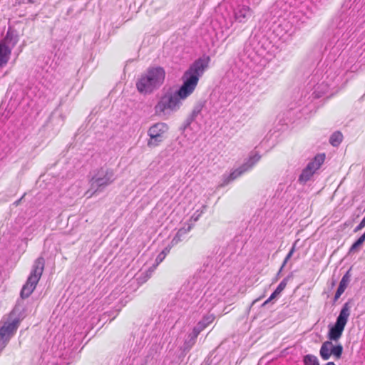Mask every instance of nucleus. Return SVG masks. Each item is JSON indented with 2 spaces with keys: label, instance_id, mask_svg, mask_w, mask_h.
I'll use <instances>...</instances> for the list:
<instances>
[{
  "label": "nucleus",
  "instance_id": "f257e3e1",
  "mask_svg": "<svg viewBox=\"0 0 365 365\" xmlns=\"http://www.w3.org/2000/svg\"><path fill=\"white\" fill-rule=\"evenodd\" d=\"M210 58L202 56L195 60L182 76V84L175 93L167 92L163 95L154 107L158 115L177 111L182 105L181 101L190 96L196 88L200 78L209 66Z\"/></svg>",
  "mask_w": 365,
  "mask_h": 365
},
{
  "label": "nucleus",
  "instance_id": "f03ea898",
  "mask_svg": "<svg viewBox=\"0 0 365 365\" xmlns=\"http://www.w3.org/2000/svg\"><path fill=\"white\" fill-rule=\"evenodd\" d=\"M344 71L334 61L330 66L322 68L318 66L312 73L307 86V93L299 101V106H307L314 99L327 95L342 81Z\"/></svg>",
  "mask_w": 365,
  "mask_h": 365
},
{
  "label": "nucleus",
  "instance_id": "7ed1b4c3",
  "mask_svg": "<svg viewBox=\"0 0 365 365\" xmlns=\"http://www.w3.org/2000/svg\"><path fill=\"white\" fill-rule=\"evenodd\" d=\"M292 2L289 3L292 7ZM286 18H282L272 25V34L282 42L289 41L295 32L309 19L313 14L307 2L301 3L299 6L293 5Z\"/></svg>",
  "mask_w": 365,
  "mask_h": 365
},
{
  "label": "nucleus",
  "instance_id": "20e7f679",
  "mask_svg": "<svg viewBox=\"0 0 365 365\" xmlns=\"http://www.w3.org/2000/svg\"><path fill=\"white\" fill-rule=\"evenodd\" d=\"M267 40H258L255 37L249 39L245 44L241 54V60L247 66L252 68L254 65H262L266 54L268 53L265 43Z\"/></svg>",
  "mask_w": 365,
  "mask_h": 365
},
{
  "label": "nucleus",
  "instance_id": "39448f33",
  "mask_svg": "<svg viewBox=\"0 0 365 365\" xmlns=\"http://www.w3.org/2000/svg\"><path fill=\"white\" fill-rule=\"evenodd\" d=\"M165 72L161 67L149 68L136 82L138 91L143 94L151 93L164 82Z\"/></svg>",
  "mask_w": 365,
  "mask_h": 365
},
{
  "label": "nucleus",
  "instance_id": "423d86ee",
  "mask_svg": "<svg viewBox=\"0 0 365 365\" xmlns=\"http://www.w3.org/2000/svg\"><path fill=\"white\" fill-rule=\"evenodd\" d=\"M45 261L43 257L37 258L32 267L31 272L23 286L20 296L21 299L28 298L35 289L44 269Z\"/></svg>",
  "mask_w": 365,
  "mask_h": 365
},
{
  "label": "nucleus",
  "instance_id": "0eeeda50",
  "mask_svg": "<svg viewBox=\"0 0 365 365\" xmlns=\"http://www.w3.org/2000/svg\"><path fill=\"white\" fill-rule=\"evenodd\" d=\"M351 307L350 302H346L343 305L334 324L329 326L327 337L329 341H337L341 337L350 315Z\"/></svg>",
  "mask_w": 365,
  "mask_h": 365
},
{
  "label": "nucleus",
  "instance_id": "6e6552de",
  "mask_svg": "<svg viewBox=\"0 0 365 365\" xmlns=\"http://www.w3.org/2000/svg\"><path fill=\"white\" fill-rule=\"evenodd\" d=\"M115 180V172L113 169L106 166L101 167V168L94 171L92 175L90 183L92 189L95 191H101L106 187L112 184Z\"/></svg>",
  "mask_w": 365,
  "mask_h": 365
},
{
  "label": "nucleus",
  "instance_id": "1a4fd4ad",
  "mask_svg": "<svg viewBox=\"0 0 365 365\" xmlns=\"http://www.w3.org/2000/svg\"><path fill=\"white\" fill-rule=\"evenodd\" d=\"M336 31L335 36H341L336 43L337 48L342 46L353 34V21L346 14H341L335 19Z\"/></svg>",
  "mask_w": 365,
  "mask_h": 365
},
{
  "label": "nucleus",
  "instance_id": "9d476101",
  "mask_svg": "<svg viewBox=\"0 0 365 365\" xmlns=\"http://www.w3.org/2000/svg\"><path fill=\"white\" fill-rule=\"evenodd\" d=\"M326 159L325 153H318L313 158H312L307 165L302 169L297 182L304 185L307 182L310 181L314 177V174L324 164Z\"/></svg>",
  "mask_w": 365,
  "mask_h": 365
},
{
  "label": "nucleus",
  "instance_id": "9b49d317",
  "mask_svg": "<svg viewBox=\"0 0 365 365\" xmlns=\"http://www.w3.org/2000/svg\"><path fill=\"white\" fill-rule=\"evenodd\" d=\"M235 4L232 5V17L235 21L245 24L252 16L253 11L250 6L243 4L245 1L248 4H257L260 0H233Z\"/></svg>",
  "mask_w": 365,
  "mask_h": 365
},
{
  "label": "nucleus",
  "instance_id": "f8f14e48",
  "mask_svg": "<svg viewBox=\"0 0 365 365\" xmlns=\"http://www.w3.org/2000/svg\"><path fill=\"white\" fill-rule=\"evenodd\" d=\"M168 130V127L165 123H157L150 126L148 130V135L150 137L148 146L149 148L158 146L164 140Z\"/></svg>",
  "mask_w": 365,
  "mask_h": 365
},
{
  "label": "nucleus",
  "instance_id": "ddd939ff",
  "mask_svg": "<svg viewBox=\"0 0 365 365\" xmlns=\"http://www.w3.org/2000/svg\"><path fill=\"white\" fill-rule=\"evenodd\" d=\"M217 302L218 299L216 296H212L209 292H206L199 302L200 309L210 312Z\"/></svg>",
  "mask_w": 365,
  "mask_h": 365
},
{
  "label": "nucleus",
  "instance_id": "4468645a",
  "mask_svg": "<svg viewBox=\"0 0 365 365\" xmlns=\"http://www.w3.org/2000/svg\"><path fill=\"white\" fill-rule=\"evenodd\" d=\"M19 41L18 35L16 31L9 29L5 37L0 41L11 50L14 48Z\"/></svg>",
  "mask_w": 365,
  "mask_h": 365
},
{
  "label": "nucleus",
  "instance_id": "2eb2a0df",
  "mask_svg": "<svg viewBox=\"0 0 365 365\" xmlns=\"http://www.w3.org/2000/svg\"><path fill=\"white\" fill-rule=\"evenodd\" d=\"M191 229L192 225L190 224L184 225L183 227L180 228L170 241L171 246H175L180 242L182 241L185 236L190 231Z\"/></svg>",
  "mask_w": 365,
  "mask_h": 365
},
{
  "label": "nucleus",
  "instance_id": "dca6fc26",
  "mask_svg": "<svg viewBox=\"0 0 365 365\" xmlns=\"http://www.w3.org/2000/svg\"><path fill=\"white\" fill-rule=\"evenodd\" d=\"M248 171L247 168L245 167V165H242L240 168L237 169L233 170L229 175L223 176V182L222 183V186H224L225 185H227L230 182L235 180L240 175H242L245 172Z\"/></svg>",
  "mask_w": 365,
  "mask_h": 365
},
{
  "label": "nucleus",
  "instance_id": "f3484780",
  "mask_svg": "<svg viewBox=\"0 0 365 365\" xmlns=\"http://www.w3.org/2000/svg\"><path fill=\"white\" fill-rule=\"evenodd\" d=\"M215 319V316L212 314H207L205 315L202 320L198 322L193 329L197 333H200L204 330L209 324H210Z\"/></svg>",
  "mask_w": 365,
  "mask_h": 365
},
{
  "label": "nucleus",
  "instance_id": "a211bd4d",
  "mask_svg": "<svg viewBox=\"0 0 365 365\" xmlns=\"http://www.w3.org/2000/svg\"><path fill=\"white\" fill-rule=\"evenodd\" d=\"M319 355L323 360H328L332 355V341L327 340L322 343Z\"/></svg>",
  "mask_w": 365,
  "mask_h": 365
},
{
  "label": "nucleus",
  "instance_id": "6ab92c4d",
  "mask_svg": "<svg viewBox=\"0 0 365 365\" xmlns=\"http://www.w3.org/2000/svg\"><path fill=\"white\" fill-rule=\"evenodd\" d=\"M11 49L3 43H0V68L5 66L10 58Z\"/></svg>",
  "mask_w": 365,
  "mask_h": 365
},
{
  "label": "nucleus",
  "instance_id": "aec40b11",
  "mask_svg": "<svg viewBox=\"0 0 365 365\" xmlns=\"http://www.w3.org/2000/svg\"><path fill=\"white\" fill-rule=\"evenodd\" d=\"M349 280H350V279H349V272H346L342 277V278L339 282V285L337 290L334 295V302H336L341 297V295L344 293V292L345 291V289L349 282Z\"/></svg>",
  "mask_w": 365,
  "mask_h": 365
},
{
  "label": "nucleus",
  "instance_id": "412c9836",
  "mask_svg": "<svg viewBox=\"0 0 365 365\" xmlns=\"http://www.w3.org/2000/svg\"><path fill=\"white\" fill-rule=\"evenodd\" d=\"M199 335V333L197 331L192 329V331L190 333L187 338L185 340L184 344L182 346V350L183 351H189L193 345L195 344L196 339L197 336Z\"/></svg>",
  "mask_w": 365,
  "mask_h": 365
},
{
  "label": "nucleus",
  "instance_id": "4be33fe9",
  "mask_svg": "<svg viewBox=\"0 0 365 365\" xmlns=\"http://www.w3.org/2000/svg\"><path fill=\"white\" fill-rule=\"evenodd\" d=\"M233 20L230 19L229 21L225 20V23L222 24V34H221V38H223V40H226L229 36H230L234 30L232 29L233 26Z\"/></svg>",
  "mask_w": 365,
  "mask_h": 365
},
{
  "label": "nucleus",
  "instance_id": "5701e85b",
  "mask_svg": "<svg viewBox=\"0 0 365 365\" xmlns=\"http://www.w3.org/2000/svg\"><path fill=\"white\" fill-rule=\"evenodd\" d=\"M261 156L258 153H252L243 165L250 170L259 160Z\"/></svg>",
  "mask_w": 365,
  "mask_h": 365
},
{
  "label": "nucleus",
  "instance_id": "b1692460",
  "mask_svg": "<svg viewBox=\"0 0 365 365\" xmlns=\"http://www.w3.org/2000/svg\"><path fill=\"white\" fill-rule=\"evenodd\" d=\"M342 138V134L340 132L336 131L331 134L329 138V143L331 145L336 147L341 143Z\"/></svg>",
  "mask_w": 365,
  "mask_h": 365
},
{
  "label": "nucleus",
  "instance_id": "393cba45",
  "mask_svg": "<svg viewBox=\"0 0 365 365\" xmlns=\"http://www.w3.org/2000/svg\"><path fill=\"white\" fill-rule=\"evenodd\" d=\"M304 365H319L317 357L313 354H307L303 357Z\"/></svg>",
  "mask_w": 365,
  "mask_h": 365
},
{
  "label": "nucleus",
  "instance_id": "a878e982",
  "mask_svg": "<svg viewBox=\"0 0 365 365\" xmlns=\"http://www.w3.org/2000/svg\"><path fill=\"white\" fill-rule=\"evenodd\" d=\"M343 353V346L341 344H339L336 345H334L332 344V355L336 359H339L341 357Z\"/></svg>",
  "mask_w": 365,
  "mask_h": 365
},
{
  "label": "nucleus",
  "instance_id": "bb28decb",
  "mask_svg": "<svg viewBox=\"0 0 365 365\" xmlns=\"http://www.w3.org/2000/svg\"><path fill=\"white\" fill-rule=\"evenodd\" d=\"M165 258V253L160 252L156 257L155 264H153V266L150 269V271L153 272L156 268V267L163 261Z\"/></svg>",
  "mask_w": 365,
  "mask_h": 365
},
{
  "label": "nucleus",
  "instance_id": "cd10ccee",
  "mask_svg": "<svg viewBox=\"0 0 365 365\" xmlns=\"http://www.w3.org/2000/svg\"><path fill=\"white\" fill-rule=\"evenodd\" d=\"M289 279V277H287L282 279V281L279 284V285L276 288L277 292L281 293L285 289Z\"/></svg>",
  "mask_w": 365,
  "mask_h": 365
},
{
  "label": "nucleus",
  "instance_id": "c85d7f7f",
  "mask_svg": "<svg viewBox=\"0 0 365 365\" xmlns=\"http://www.w3.org/2000/svg\"><path fill=\"white\" fill-rule=\"evenodd\" d=\"M295 250V244L292 246V249L290 250V251L289 252V253L287 254V255L286 256L284 262H283V264L279 269V271L278 272V275L280 274L282 268L284 267V266L286 264V263L287 262V261L289 259V258L292 256Z\"/></svg>",
  "mask_w": 365,
  "mask_h": 365
},
{
  "label": "nucleus",
  "instance_id": "c756f323",
  "mask_svg": "<svg viewBox=\"0 0 365 365\" xmlns=\"http://www.w3.org/2000/svg\"><path fill=\"white\" fill-rule=\"evenodd\" d=\"M200 110H201V108H200V107H199V106L195 107V108L193 109V110H192V113H191V115H190V118L187 119L188 123H190V121H192V120H195V118L197 116V115L200 113Z\"/></svg>",
  "mask_w": 365,
  "mask_h": 365
},
{
  "label": "nucleus",
  "instance_id": "7c9ffc66",
  "mask_svg": "<svg viewBox=\"0 0 365 365\" xmlns=\"http://www.w3.org/2000/svg\"><path fill=\"white\" fill-rule=\"evenodd\" d=\"M280 293L277 292V290L275 289L274 292L270 295V297L263 303V305H266L268 304L270 301L276 298Z\"/></svg>",
  "mask_w": 365,
  "mask_h": 365
},
{
  "label": "nucleus",
  "instance_id": "2f4dec72",
  "mask_svg": "<svg viewBox=\"0 0 365 365\" xmlns=\"http://www.w3.org/2000/svg\"><path fill=\"white\" fill-rule=\"evenodd\" d=\"M173 246H171V244H170L168 246L165 247L163 250L161 252V253H165V257L170 252V249Z\"/></svg>",
  "mask_w": 365,
  "mask_h": 365
},
{
  "label": "nucleus",
  "instance_id": "473e14b6",
  "mask_svg": "<svg viewBox=\"0 0 365 365\" xmlns=\"http://www.w3.org/2000/svg\"><path fill=\"white\" fill-rule=\"evenodd\" d=\"M198 211H197L195 213L193 214V215L191 217V220H193L194 222H196L199 217L200 216V215L202 214V211H201L200 213H197Z\"/></svg>",
  "mask_w": 365,
  "mask_h": 365
},
{
  "label": "nucleus",
  "instance_id": "72a5a7b5",
  "mask_svg": "<svg viewBox=\"0 0 365 365\" xmlns=\"http://www.w3.org/2000/svg\"><path fill=\"white\" fill-rule=\"evenodd\" d=\"M325 365H336V364L332 361H329V362L327 363Z\"/></svg>",
  "mask_w": 365,
  "mask_h": 365
},
{
  "label": "nucleus",
  "instance_id": "f704fd0d",
  "mask_svg": "<svg viewBox=\"0 0 365 365\" xmlns=\"http://www.w3.org/2000/svg\"><path fill=\"white\" fill-rule=\"evenodd\" d=\"M27 1H28L29 3H31V4L34 2V0H27Z\"/></svg>",
  "mask_w": 365,
  "mask_h": 365
}]
</instances>
